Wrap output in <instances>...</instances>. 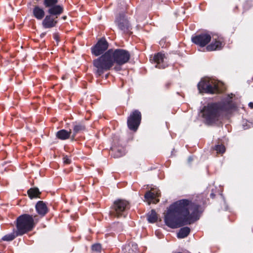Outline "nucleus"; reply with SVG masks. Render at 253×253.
<instances>
[{"label": "nucleus", "mask_w": 253, "mask_h": 253, "mask_svg": "<svg viewBox=\"0 0 253 253\" xmlns=\"http://www.w3.org/2000/svg\"><path fill=\"white\" fill-rule=\"evenodd\" d=\"M130 59L129 52L123 49L108 50L104 54L93 60L95 73L98 76L110 70L116 64L114 69L120 71L121 66L127 63Z\"/></svg>", "instance_id": "nucleus-1"}, {"label": "nucleus", "mask_w": 253, "mask_h": 253, "mask_svg": "<svg viewBox=\"0 0 253 253\" xmlns=\"http://www.w3.org/2000/svg\"><path fill=\"white\" fill-rule=\"evenodd\" d=\"M190 201L181 200L170 205L165 216L166 224L176 228L190 224Z\"/></svg>", "instance_id": "nucleus-2"}, {"label": "nucleus", "mask_w": 253, "mask_h": 253, "mask_svg": "<svg viewBox=\"0 0 253 253\" xmlns=\"http://www.w3.org/2000/svg\"><path fill=\"white\" fill-rule=\"evenodd\" d=\"M233 94L228 95V97L219 104H210L203 110V117L207 122L212 123L220 118L221 111L231 112L236 108L235 105L232 102L231 99Z\"/></svg>", "instance_id": "nucleus-3"}, {"label": "nucleus", "mask_w": 253, "mask_h": 253, "mask_svg": "<svg viewBox=\"0 0 253 253\" xmlns=\"http://www.w3.org/2000/svg\"><path fill=\"white\" fill-rule=\"evenodd\" d=\"M207 194L201 193L191 196V224L198 221L204 212L209 200Z\"/></svg>", "instance_id": "nucleus-4"}, {"label": "nucleus", "mask_w": 253, "mask_h": 253, "mask_svg": "<svg viewBox=\"0 0 253 253\" xmlns=\"http://www.w3.org/2000/svg\"><path fill=\"white\" fill-rule=\"evenodd\" d=\"M36 215L23 214L18 216L16 221V236H22L33 230L37 221L35 218Z\"/></svg>", "instance_id": "nucleus-5"}, {"label": "nucleus", "mask_w": 253, "mask_h": 253, "mask_svg": "<svg viewBox=\"0 0 253 253\" xmlns=\"http://www.w3.org/2000/svg\"><path fill=\"white\" fill-rule=\"evenodd\" d=\"M222 83L214 79L205 78L198 84V88L201 92L211 94L218 93L222 90Z\"/></svg>", "instance_id": "nucleus-6"}, {"label": "nucleus", "mask_w": 253, "mask_h": 253, "mask_svg": "<svg viewBox=\"0 0 253 253\" xmlns=\"http://www.w3.org/2000/svg\"><path fill=\"white\" fill-rule=\"evenodd\" d=\"M129 209V203L124 200L115 201L111 208L110 215L113 217L119 218L124 215L126 211Z\"/></svg>", "instance_id": "nucleus-7"}, {"label": "nucleus", "mask_w": 253, "mask_h": 253, "mask_svg": "<svg viewBox=\"0 0 253 253\" xmlns=\"http://www.w3.org/2000/svg\"><path fill=\"white\" fill-rule=\"evenodd\" d=\"M58 0H44L43 4L45 7H48L47 12L52 15H56V18L63 12L62 6L57 5Z\"/></svg>", "instance_id": "nucleus-8"}, {"label": "nucleus", "mask_w": 253, "mask_h": 253, "mask_svg": "<svg viewBox=\"0 0 253 253\" xmlns=\"http://www.w3.org/2000/svg\"><path fill=\"white\" fill-rule=\"evenodd\" d=\"M141 120V115L138 110H135L130 115L127 119L128 128L135 131L140 125Z\"/></svg>", "instance_id": "nucleus-9"}, {"label": "nucleus", "mask_w": 253, "mask_h": 253, "mask_svg": "<svg viewBox=\"0 0 253 253\" xmlns=\"http://www.w3.org/2000/svg\"><path fill=\"white\" fill-rule=\"evenodd\" d=\"M160 195L161 193L159 189L152 188L145 194L144 198L149 205L152 203L156 204L159 202L158 198Z\"/></svg>", "instance_id": "nucleus-10"}, {"label": "nucleus", "mask_w": 253, "mask_h": 253, "mask_svg": "<svg viewBox=\"0 0 253 253\" xmlns=\"http://www.w3.org/2000/svg\"><path fill=\"white\" fill-rule=\"evenodd\" d=\"M108 47V43L105 39H101L97 43L92 47L91 51L93 54L98 56L103 53Z\"/></svg>", "instance_id": "nucleus-11"}, {"label": "nucleus", "mask_w": 253, "mask_h": 253, "mask_svg": "<svg viewBox=\"0 0 253 253\" xmlns=\"http://www.w3.org/2000/svg\"><path fill=\"white\" fill-rule=\"evenodd\" d=\"M211 37L209 34H201L192 38V42L195 44L203 47L207 45L211 41Z\"/></svg>", "instance_id": "nucleus-12"}, {"label": "nucleus", "mask_w": 253, "mask_h": 253, "mask_svg": "<svg viewBox=\"0 0 253 253\" xmlns=\"http://www.w3.org/2000/svg\"><path fill=\"white\" fill-rule=\"evenodd\" d=\"M224 45L222 38L213 39L211 42L206 47L208 51L220 50Z\"/></svg>", "instance_id": "nucleus-13"}, {"label": "nucleus", "mask_w": 253, "mask_h": 253, "mask_svg": "<svg viewBox=\"0 0 253 253\" xmlns=\"http://www.w3.org/2000/svg\"><path fill=\"white\" fill-rule=\"evenodd\" d=\"M119 28L125 33H131L130 32V26L127 20L124 15H121L117 19Z\"/></svg>", "instance_id": "nucleus-14"}, {"label": "nucleus", "mask_w": 253, "mask_h": 253, "mask_svg": "<svg viewBox=\"0 0 253 253\" xmlns=\"http://www.w3.org/2000/svg\"><path fill=\"white\" fill-rule=\"evenodd\" d=\"M56 18H57L56 15L50 14L46 15L42 21V26L45 28H51L55 27L57 23Z\"/></svg>", "instance_id": "nucleus-15"}, {"label": "nucleus", "mask_w": 253, "mask_h": 253, "mask_svg": "<svg viewBox=\"0 0 253 253\" xmlns=\"http://www.w3.org/2000/svg\"><path fill=\"white\" fill-rule=\"evenodd\" d=\"M36 209L37 212L42 216L45 215L48 211L46 205L42 201H39L37 203Z\"/></svg>", "instance_id": "nucleus-16"}, {"label": "nucleus", "mask_w": 253, "mask_h": 253, "mask_svg": "<svg viewBox=\"0 0 253 253\" xmlns=\"http://www.w3.org/2000/svg\"><path fill=\"white\" fill-rule=\"evenodd\" d=\"M33 13L34 16L38 20H42L45 15L43 9L37 5L34 7Z\"/></svg>", "instance_id": "nucleus-17"}, {"label": "nucleus", "mask_w": 253, "mask_h": 253, "mask_svg": "<svg viewBox=\"0 0 253 253\" xmlns=\"http://www.w3.org/2000/svg\"><path fill=\"white\" fill-rule=\"evenodd\" d=\"M71 133V130L68 131L65 129H61L56 133V136L60 139L65 140L70 138Z\"/></svg>", "instance_id": "nucleus-18"}, {"label": "nucleus", "mask_w": 253, "mask_h": 253, "mask_svg": "<svg viewBox=\"0 0 253 253\" xmlns=\"http://www.w3.org/2000/svg\"><path fill=\"white\" fill-rule=\"evenodd\" d=\"M165 58V55L162 53H158L155 55L154 57V60L157 65L155 66L156 68H164V67L162 66L161 64L163 62L164 59Z\"/></svg>", "instance_id": "nucleus-19"}, {"label": "nucleus", "mask_w": 253, "mask_h": 253, "mask_svg": "<svg viewBox=\"0 0 253 253\" xmlns=\"http://www.w3.org/2000/svg\"><path fill=\"white\" fill-rule=\"evenodd\" d=\"M85 126L82 125H76L73 127V132L71 136V139L74 140L77 134L84 131L85 130Z\"/></svg>", "instance_id": "nucleus-20"}, {"label": "nucleus", "mask_w": 253, "mask_h": 253, "mask_svg": "<svg viewBox=\"0 0 253 253\" xmlns=\"http://www.w3.org/2000/svg\"><path fill=\"white\" fill-rule=\"evenodd\" d=\"M27 194L31 199L40 197L41 192L37 188H30L27 191Z\"/></svg>", "instance_id": "nucleus-21"}, {"label": "nucleus", "mask_w": 253, "mask_h": 253, "mask_svg": "<svg viewBox=\"0 0 253 253\" xmlns=\"http://www.w3.org/2000/svg\"><path fill=\"white\" fill-rule=\"evenodd\" d=\"M190 232V229L188 227L181 228L177 234L178 238H183L187 236Z\"/></svg>", "instance_id": "nucleus-22"}, {"label": "nucleus", "mask_w": 253, "mask_h": 253, "mask_svg": "<svg viewBox=\"0 0 253 253\" xmlns=\"http://www.w3.org/2000/svg\"><path fill=\"white\" fill-rule=\"evenodd\" d=\"M158 219L157 214L154 210H152L148 215V220L150 223H154Z\"/></svg>", "instance_id": "nucleus-23"}, {"label": "nucleus", "mask_w": 253, "mask_h": 253, "mask_svg": "<svg viewBox=\"0 0 253 253\" xmlns=\"http://www.w3.org/2000/svg\"><path fill=\"white\" fill-rule=\"evenodd\" d=\"M16 236H17L16 235H15V233H12L4 236L2 238V240L4 241H11L14 240Z\"/></svg>", "instance_id": "nucleus-24"}, {"label": "nucleus", "mask_w": 253, "mask_h": 253, "mask_svg": "<svg viewBox=\"0 0 253 253\" xmlns=\"http://www.w3.org/2000/svg\"><path fill=\"white\" fill-rule=\"evenodd\" d=\"M215 151L217 153L222 154L225 152V148L223 145H218L215 146Z\"/></svg>", "instance_id": "nucleus-25"}, {"label": "nucleus", "mask_w": 253, "mask_h": 253, "mask_svg": "<svg viewBox=\"0 0 253 253\" xmlns=\"http://www.w3.org/2000/svg\"><path fill=\"white\" fill-rule=\"evenodd\" d=\"M91 248L92 251L96 252H100L101 250V246L99 244L93 245Z\"/></svg>", "instance_id": "nucleus-26"}, {"label": "nucleus", "mask_w": 253, "mask_h": 253, "mask_svg": "<svg viewBox=\"0 0 253 253\" xmlns=\"http://www.w3.org/2000/svg\"><path fill=\"white\" fill-rule=\"evenodd\" d=\"M215 190L212 189L211 190V193L210 194V197L211 198V199H214L215 197V194L214 193V192H215Z\"/></svg>", "instance_id": "nucleus-27"}, {"label": "nucleus", "mask_w": 253, "mask_h": 253, "mask_svg": "<svg viewBox=\"0 0 253 253\" xmlns=\"http://www.w3.org/2000/svg\"><path fill=\"white\" fill-rule=\"evenodd\" d=\"M54 39L57 41V42L59 41V36L58 33H55L54 34Z\"/></svg>", "instance_id": "nucleus-28"}, {"label": "nucleus", "mask_w": 253, "mask_h": 253, "mask_svg": "<svg viewBox=\"0 0 253 253\" xmlns=\"http://www.w3.org/2000/svg\"><path fill=\"white\" fill-rule=\"evenodd\" d=\"M63 163L65 165H68L71 163V160L70 159H65L64 160Z\"/></svg>", "instance_id": "nucleus-29"}, {"label": "nucleus", "mask_w": 253, "mask_h": 253, "mask_svg": "<svg viewBox=\"0 0 253 253\" xmlns=\"http://www.w3.org/2000/svg\"><path fill=\"white\" fill-rule=\"evenodd\" d=\"M249 107H250L251 108H253V102H250V103L249 104Z\"/></svg>", "instance_id": "nucleus-30"}, {"label": "nucleus", "mask_w": 253, "mask_h": 253, "mask_svg": "<svg viewBox=\"0 0 253 253\" xmlns=\"http://www.w3.org/2000/svg\"><path fill=\"white\" fill-rule=\"evenodd\" d=\"M63 19H64V20L66 19V16H63Z\"/></svg>", "instance_id": "nucleus-31"}]
</instances>
